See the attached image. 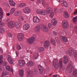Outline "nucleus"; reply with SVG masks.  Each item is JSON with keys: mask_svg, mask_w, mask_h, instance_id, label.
I'll return each instance as SVG.
<instances>
[{"mask_svg": "<svg viewBox=\"0 0 77 77\" xmlns=\"http://www.w3.org/2000/svg\"><path fill=\"white\" fill-rule=\"evenodd\" d=\"M38 51L39 52H44V48L42 47H40L38 48Z\"/></svg>", "mask_w": 77, "mask_h": 77, "instance_id": "nucleus-31", "label": "nucleus"}, {"mask_svg": "<svg viewBox=\"0 0 77 77\" xmlns=\"http://www.w3.org/2000/svg\"><path fill=\"white\" fill-rule=\"evenodd\" d=\"M34 75H36V74H38V72L37 70H36V69H34Z\"/></svg>", "mask_w": 77, "mask_h": 77, "instance_id": "nucleus-43", "label": "nucleus"}, {"mask_svg": "<svg viewBox=\"0 0 77 77\" xmlns=\"http://www.w3.org/2000/svg\"><path fill=\"white\" fill-rule=\"evenodd\" d=\"M18 65L22 67L24 66L25 65V62L22 60H19L18 61Z\"/></svg>", "mask_w": 77, "mask_h": 77, "instance_id": "nucleus-12", "label": "nucleus"}, {"mask_svg": "<svg viewBox=\"0 0 77 77\" xmlns=\"http://www.w3.org/2000/svg\"><path fill=\"white\" fill-rule=\"evenodd\" d=\"M42 11V10L40 9H37L36 10V12L37 14H40L41 15Z\"/></svg>", "mask_w": 77, "mask_h": 77, "instance_id": "nucleus-36", "label": "nucleus"}, {"mask_svg": "<svg viewBox=\"0 0 77 77\" xmlns=\"http://www.w3.org/2000/svg\"><path fill=\"white\" fill-rule=\"evenodd\" d=\"M53 77H60V76L59 75H53Z\"/></svg>", "mask_w": 77, "mask_h": 77, "instance_id": "nucleus-52", "label": "nucleus"}, {"mask_svg": "<svg viewBox=\"0 0 77 77\" xmlns=\"http://www.w3.org/2000/svg\"><path fill=\"white\" fill-rule=\"evenodd\" d=\"M7 75L4 72H2V77H4L5 75Z\"/></svg>", "mask_w": 77, "mask_h": 77, "instance_id": "nucleus-44", "label": "nucleus"}, {"mask_svg": "<svg viewBox=\"0 0 77 77\" xmlns=\"http://www.w3.org/2000/svg\"><path fill=\"white\" fill-rule=\"evenodd\" d=\"M52 8L51 7H48L46 9V11L43 10H42L40 15H45L48 14H50L51 12V10Z\"/></svg>", "mask_w": 77, "mask_h": 77, "instance_id": "nucleus-3", "label": "nucleus"}, {"mask_svg": "<svg viewBox=\"0 0 77 77\" xmlns=\"http://www.w3.org/2000/svg\"><path fill=\"white\" fill-rule=\"evenodd\" d=\"M20 25H21V23L20 22H17L15 23V26L16 29H19L20 27Z\"/></svg>", "mask_w": 77, "mask_h": 77, "instance_id": "nucleus-20", "label": "nucleus"}, {"mask_svg": "<svg viewBox=\"0 0 77 77\" xmlns=\"http://www.w3.org/2000/svg\"><path fill=\"white\" fill-rule=\"evenodd\" d=\"M16 54L17 56H18V52H17V51H16Z\"/></svg>", "mask_w": 77, "mask_h": 77, "instance_id": "nucleus-55", "label": "nucleus"}, {"mask_svg": "<svg viewBox=\"0 0 77 77\" xmlns=\"http://www.w3.org/2000/svg\"><path fill=\"white\" fill-rule=\"evenodd\" d=\"M62 26L64 29H67L69 26L68 21L66 20H63L62 22Z\"/></svg>", "mask_w": 77, "mask_h": 77, "instance_id": "nucleus-4", "label": "nucleus"}, {"mask_svg": "<svg viewBox=\"0 0 77 77\" xmlns=\"http://www.w3.org/2000/svg\"><path fill=\"white\" fill-rule=\"evenodd\" d=\"M7 62H4V63H3L2 64V65L3 66H6V65H7Z\"/></svg>", "mask_w": 77, "mask_h": 77, "instance_id": "nucleus-49", "label": "nucleus"}, {"mask_svg": "<svg viewBox=\"0 0 77 77\" xmlns=\"http://www.w3.org/2000/svg\"><path fill=\"white\" fill-rule=\"evenodd\" d=\"M17 48L18 50H20L21 49V47L20 45H18L17 46Z\"/></svg>", "mask_w": 77, "mask_h": 77, "instance_id": "nucleus-39", "label": "nucleus"}, {"mask_svg": "<svg viewBox=\"0 0 77 77\" xmlns=\"http://www.w3.org/2000/svg\"><path fill=\"white\" fill-rule=\"evenodd\" d=\"M72 75L75 77H77V70H75L73 71Z\"/></svg>", "mask_w": 77, "mask_h": 77, "instance_id": "nucleus-33", "label": "nucleus"}, {"mask_svg": "<svg viewBox=\"0 0 77 77\" xmlns=\"http://www.w3.org/2000/svg\"><path fill=\"white\" fill-rule=\"evenodd\" d=\"M6 69H7V70H8V71H11V72H12V73H13V69H11V67H10V66H7L6 67Z\"/></svg>", "mask_w": 77, "mask_h": 77, "instance_id": "nucleus-30", "label": "nucleus"}, {"mask_svg": "<svg viewBox=\"0 0 77 77\" xmlns=\"http://www.w3.org/2000/svg\"><path fill=\"white\" fill-rule=\"evenodd\" d=\"M15 46H13V50H15Z\"/></svg>", "mask_w": 77, "mask_h": 77, "instance_id": "nucleus-60", "label": "nucleus"}, {"mask_svg": "<svg viewBox=\"0 0 77 77\" xmlns=\"http://www.w3.org/2000/svg\"><path fill=\"white\" fill-rule=\"evenodd\" d=\"M77 16H76L75 17H74L73 18V21L74 23H75V22H77Z\"/></svg>", "mask_w": 77, "mask_h": 77, "instance_id": "nucleus-38", "label": "nucleus"}, {"mask_svg": "<svg viewBox=\"0 0 77 77\" xmlns=\"http://www.w3.org/2000/svg\"><path fill=\"white\" fill-rule=\"evenodd\" d=\"M51 23L53 26H56L57 24V19L56 18H53L52 20Z\"/></svg>", "mask_w": 77, "mask_h": 77, "instance_id": "nucleus-15", "label": "nucleus"}, {"mask_svg": "<svg viewBox=\"0 0 77 77\" xmlns=\"http://www.w3.org/2000/svg\"><path fill=\"white\" fill-rule=\"evenodd\" d=\"M60 12L61 13H62V12H63V11H62V10H61V9H60Z\"/></svg>", "mask_w": 77, "mask_h": 77, "instance_id": "nucleus-63", "label": "nucleus"}, {"mask_svg": "<svg viewBox=\"0 0 77 77\" xmlns=\"http://www.w3.org/2000/svg\"><path fill=\"white\" fill-rule=\"evenodd\" d=\"M59 62L58 61V60L55 59L53 61V65L55 67V68L57 69L59 68V66L60 67H62V60H60L59 61V64H58Z\"/></svg>", "mask_w": 77, "mask_h": 77, "instance_id": "nucleus-1", "label": "nucleus"}, {"mask_svg": "<svg viewBox=\"0 0 77 77\" xmlns=\"http://www.w3.org/2000/svg\"><path fill=\"white\" fill-rule=\"evenodd\" d=\"M49 44H50V42L48 41H46L44 43V47L46 48H48L49 47Z\"/></svg>", "mask_w": 77, "mask_h": 77, "instance_id": "nucleus-13", "label": "nucleus"}, {"mask_svg": "<svg viewBox=\"0 0 77 77\" xmlns=\"http://www.w3.org/2000/svg\"><path fill=\"white\" fill-rule=\"evenodd\" d=\"M51 43L52 45H56V42L55 41V40L53 39H51Z\"/></svg>", "mask_w": 77, "mask_h": 77, "instance_id": "nucleus-34", "label": "nucleus"}, {"mask_svg": "<svg viewBox=\"0 0 77 77\" xmlns=\"http://www.w3.org/2000/svg\"><path fill=\"white\" fill-rule=\"evenodd\" d=\"M52 75V74H51L49 75V77H52V76H51Z\"/></svg>", "mask_w": 77, "mask_h": 77, "instance_id": "nucleus-64", "label": "nucleus"}, {"mask_svg": "<svg viewBox=\"0 0 77 77\" xmlns=\"http://www.w3.org/2000/svg\"><path fill=\"white\" fill-rule=\"evenodd\" d=\"M54 16V12H52L50 14V17H53Z\"/></svg>", "mask_w": 77, "mask_h": 77, "instance_id": "nucleus-42", "label": "nucleus"}, {"mask_svg": "<svg viewBox=\"0 0 77 77\" xmlns=\"http://www.w3.org/2000/svg\"><path fill=\"white\" fill-rule=\"evenodd\" d=\"M17 38L18 40L22 41L24 38V35L23 33L19 34L17 35Z\"/></svg>", "mask_w": 77, "mask_h": 77, "instance_id": "nucleus-9", "label": "nucleus"}, {"mask_svg": "<svg viewBox=\"0 0 77 77\" xmlns=\"http://www.w3.org/2000/svg\"><path fill=\"white\" fill-rule=\"evenodd\" d=\"M69 67L68 70V72L69 73H71L72 71H73V69H74V67L71 64H70V66L69 65Z\"/></svg>", "mask_w": 77, "mask_h": 77, "instance_id": "nucleus-10", "label": "nucleus"}, {"mask_svg": "<svg viewBox=\"0 0 77 77\" xmlns=\"http://www.w3.org/2000/svg\"><path fill=\"white\" fill-rule=\"evenodd\" d=\"M0 33L3 34L5 33V29L3 28H2L0 30Z\"/></svg>", "mask_w": 77, "mask_h": 77, "instance_id": "nucleus-37", "label": "nucleus"}, {"mask_svg": "<svg viewBox=\"0 0 77 77\" xmlns=\"http://www.w3.org/2000/svg\"><path fill=\"white\" fill-rule=\"evenodd\" d=\"M61 1H62V2H63V3H61V5L62 6H64V7H65V8H67L68 7V4L67 3V2L64 0H63L62 1V0L61 1L59 0V1H58V2L60 3Z\"/></svg>", "mask_w": 77, "mask_h": 77, "instance_id": "nucleus-7", "label": "nucleus"}, {"mask_svg": "<svg viewBox=\"0 0 77 77\" xmlns=\"http://www.w3.org/2000/svg\"><path fill=\"white\" fill-rule=\"evenodd\" d=\"M21 14V12L17 11L15 12L14 15L15 16L18 17V16H20V15Z\"/></svg>", "mask_w": 77, "mask_h": 77, "instance_id": "nucleus-29", "label": "nucleus"}, {"mask_svg": "<svg viewBox=\"0 0 77 77\" xmlns=\"http://www.w3.org/2000/svg\"><path fill=\"white\" fill-rule=\"evenodd\" d=\"M27 65L28 67H31L34 65V63L32 61H29L27 63Z\"/></svg>", "mask_w": 77, "mask_h": 77, "instance_id": "nucleus-21", "label": "nucleus"}, {"mask_svg": "<svg viewBox=\"0 0 77 77\" xmlns=\"http://www.w3.org/2000/svg\"><path fill=\"white\" fill-rule=\"evenodd\" d=\"M41 29L42 31L45 32L48 31V28L43 25H41Z\"/></svg>", "mask_w": 77, "mask_h": 77, "instance_id": "nucleus-8", "label": "nucleus"}, {"mask_svg": "<svg viewBox=\"0 0 77 77\" xmlns=\"http://www.w3.org/2000/svg\"><path fill=\"white\" fill-rule=\"evenodd\" d=\"M8 37H10V38H12V34L11 33H8Z\"/></svg>", "mask_w": 77, "mask_h": 77, "instance_id": "nucleus-46", "label": "nucleus"}, {"mask_svg": "<svg viewBox=\"0 0 77 77\" xmlns=\"http://www.w3.org/2000/svg\"><path fill=\"white\" fill-rule=\"evenodd\" d=\"M57 8H54V12L55 13H56V12H57Z\"/></svg>", "mask_w": 77, "mask_h": 77, "instance_id": "nucleus-53", "label": "nucleus"}, {"mask_svg": "<svg viewBox=\"0 0 77 77\" xmlns=\"http://www.w3.org/2000/svg\"><path fill=\"white\" fill-rule=\"evenodd\" d=\"M1 18L2 20V18ZM1 21H2V20L1 21H0V25L2 27H4V26H5V24H4L3 23L1 22Z\"/></svg>", "mask_w": 77, "mask_h": 77, "instance_id": "nucleus-40", "label": "nucleus"}, {"mask_svg": "<svg viewBox=\"0 0 77 77\" xmlns=\"http://www.w3.org/2000/svg\"><path fill=\"white\" fill-rule=\"evenodd\" d=\"M15 12V8H13L11 9L10 11V14H13Z\"/></svg>", "mask_w": 77, "mask_h": 77, "instance_id": "nucleus-35", "label": "nucleus"}, {"mask_svg": "<svg viewBox=\"0 0 77 77\" xmlns=\"http://www.w3.org/2000/svg\"><path fill=\"white\" fill-rule=\"evenodd\" d=\"M63 16L66 18H69V15L68 14V12L66 11H64Z\"/></svg>", "mask_w": 77, "mask_h": 77, "instance_id": "nucleus-27", "label": "nucleus"}, {"mask_svg": "<svg viewBox=\"0 0 77 77\" xmlns=\"http://www.w3.org/2000/svg\"><path fill=\"white\" fill-rule=\"evenodd\" d=\"M23 11L25 14H29L30 12V8H29L26 7L23 9Z\"/></svg>", "mask_w": 77, "mask_h": 77, "instance_id": "nucleus-14", "label": "nucleus"}, {"mask_svg": "<svg viewBox=\"0 0 77 77\" xmlns=\"http://www.w3.org/2000/svg\"><path fill=\"white\" fill-rule=\"evenodd\" d=\"M3 62V61H1L0 62V65H2V63Z\"/></svg>", "mask_w": 77, "mask_h": 77, "instance_id": "nucleus-61", "label": "nucleus"}, {"mask_svg": "<svg viewBox=\"0 0 77 77\" xmlns=\"http://www.w3.org/2000/svg\"><path fill=\"white\" fill-rule=\"evenodd\" d=\"M42 4L43 5H45L46 4V0H43L42 1Z\"/></svg>", "mask_w": 77, "mask_h": 77, "instance_id": "nucleus-45", "label": "nucleus"}, {"mask_svg": "<svg viewBox=\"0 0 77 77\" xmlns=\"http://www.w3.org/2000/svg\"><path fill=\"white\" fill-rule=\"evenodd\" d=\"M33 20L34 23H38L40 22V19L37 16H34L33 18Z\"/></svg>", "mask_w": 77, "mask_h": 77, "instance_id": "nucleus-11", "label": "nucleus"}, {"mask_svg": "<svg viewBox=\"0 0 77 77\" xmlns=\"http://www.w3.org/2000/svg\"><path fill=\"white\" fill-rule=\"evenodd\" d=\"M26 6V4L24 3H21L20 4V7H24Z\"/></svg>", "mask_w": 77, "mask_h": 77, "instance_id": "nucleus-41", "label": "nucleus"}, {"mask_svg": "<svg viewBox=\"0 0 77 77\" xmlns=\"http://www.w3.org/2000/svg\"><path fill=\"white\" fill-rule=\"evenodd\" d=\"M10 4L11 6H15V3L12 0H10L9 1Z\"/></svg>", "mask_w": 77, "mask_h": 77, "instance_id": "nucleus-28", "label": "nucleus"}, {"mask_svg": "<svg viewBox=\"0 0 77 77\" xmlns=\"http://www.w3.org/2000/svg\"><path fill=\"white\" fill-rule=\"evenodd\" d=\"M8 26L9 27H14V21H10L8 23Z\"/></svg>", "mask_w": 77, "mask_h": 77, "instance_id": "nucleus-18", "label": "nucleus"}, {"mask_svg": "<svg viewBox=\"0 0 77 77\" xmlns=\"http://www.w3.org/2000/svg\"><path fill=\"white\" fill-rule=\"evenodd\" d=\"M68 53L72 56H74L75 60L77 61V54L75 50H74L72 48H70L68 51Z\"/></svg>", "mask_w": 77, "mask_h": 77, "instance_id": "nucleus-2", "label": "nucleus"}, {"mask_svg": "<svg viewBox=\"0 0 77 77\" xmlns=\"http://www.w3.org/2000/svg\"><path fill=\"white\" fill-rule=\"evenodd\" d=\"M41 2V0H38L37 3H40Z\"/></svg>", "mask_w": 77, "mask_h": 77, "instance_id": "nucleus-57", "label": "nucleus"}, {"mask_svg": "<svg viewBox=\"0 0 77 77\" xmlns=\"http://www.w3.org/2000/svg\"><path fill=\"white\" fill-rule=\"evenodd\" d=\"M3 56L2 55H0V61L2 60V59H3Z\"/></svg>", "mask_w": 77, "mask_h": 77, "instance_id": "nucleus-50", "label": "nucleus"}, {"mask_svg": "<svg viewBox=\"0 0 77 77\" xmlns=\"http://www.w3.org/2000/svg\"><path fill=\"white\" fill-rule=\"evenodd\" d=\"M75 32H77V26H75Z\"/></svg>", "mask_w": 77, "mask_h": 77, "instance_id": "nucleus-54", "label": "nucleus"}, {"mask_svg": "<svg viewBox=\"0 0 77 77\" xmlns=\"http://www.w3.org/2000/svg\"><path fill=\"white\" fill-rule=\"evenodd\" d=\"M60 39H63V42H68V39H67V38H66V37H63V36H61L60 37Z\"/></svg>", "mask_w": 77, "mask_h": 77, "instance_id": "nucleus-25", "label": "nucleus"}, {"mask_svg": "<svg viewBox=\"0 0 77 77\" xmlns=\"http://www.w3.org/2000/svg\"><path fill=\"white\" fill-rule=\"evenodd\" d=\"M6 58L8 61V62L11 65L14 64V60L13 59H11V57L10 55H7Z\"/></svg>", "mask_w": 77, "mask_h": 77, "instance_id": "nucleus-5", "label": "nucleus"}, {"mask_svg": "<svg viewBox=\"0 0 77 77\" xmlns=\"http://www.w3.org/2000/svg\"><path fill=\"white\" fill-rule=\"evenodd\" d=\"M0 53H2V54H3V50L2 49H1L0 50Z\"/></svg>", "mask_w": 77, "mask_h": 77, "instance_id": "nucleus-56", "label": "nucleus"}, {"mask_svg": "<svg viewBox=\"0 0 77 77\" xmlns=\"http://www.w3.org/2000/svg\"><path fill=\"white\" fill-rule=\"evenodd\" d=\"M3 10H2V8L0 7V14H1L0 15V21H2V18H3Z\"/></svg>", "mask_w": 77, "mask_h": 77, "instance_id": "nucleus-16", "label": "nucleus"}, {"mask_svg": "<svg viewBox=\"0 0 77 77\" xmlns=\"http://www.w3.org/2000/svg\"><path fill=\"white\" fill-rule=\"evenodd\" d=\"M5 45L6 47H8V43H5Z\"/></svg>", "mask_w": 77, "mask_h": 77, "instance_id": "nucleus-58", "label": "nucleus"}, {"mask_svg": "<svg viewBox=\"0 0 77 77\" xmlns=\"http://www.w3.org/2000/svg\"><path fill=\"white\" fill-rule=\"evenodd\" d=\"M35 41V38L34 37H32L27 39V42L29 44H32Z\"/></svg>", "mask_w": 77, "mask_h": 77, "instance_id": "nucleus-6", "label": "nucleus"}, {"mask_svg": "<svg viewBox=\"0 0 77 77\" xmlns=\"http://www.w3.org/2000/svg\"><path fill=\"white\" fill-rule=\"evenodd\" d=\"M64 58L63 59V62L64 63V64H67V63H68V58L66 56H65L64 57Z\"/></svg>", "mask_w": 77, "mask_h": 77, "instance_id": "nucleus-23", "label": "nucleus"}, {"mask_svg": "<svg viewBox=\"0 0 77 77\" xmlns=\"http://www.w3.org/2000/svg\"><path fill=\"white\" fill-rule=\"evenodd\" d=\"M18 20L20 21H23V20H24V17L22 16H20L18 19Z\"/></svg>", "mask_w": 77, "mask_h": 77, "instance_id": "nucleus-32", "label": "nucleus"}, {"mask_svg": "<svg viewBox=\"0 0 77 77\" xmlns=\"http://www.w3.org/2000/svg\"><path fill=\"white\" fill-rule=\"evenodd\" d=\"M73 14L74 15H77V10H76L74 12Z\"/></svg>", "mask_w": 77, "mask_h": 77, "instance_id": "nucleus-51", "label": "nucleus"}, {"mask_svg": "<svg viewBox=\"0 0 77 77\" xmlns=\"http://www.w3.org/2000/svg\"><path fill=\"white\" fill-rule=\"evenodd\" d=\"M48 27L50 29V28H51V27H52L51 24V23H49L48 24Z\"/></svg>", "mask_w": 77, "mask_h": 77, "instance_id": "nucleus-47", "label": "nucleus"}, {"mask_svg": "<svg viewBox=\"0 0 77 77\" xmlns=\"http://www.w3.org/2000/svg\"><path fill=\"white\" fill-rule=\"evenodd\" d=\"M53 34L55 35V36H56L57 35V33L54 31H53Z\"/></svg>", "mask_w": 77, "mask_h": 77, "instance_id": "nucleus-48", "label": "nucleus"}, {"mask_svg": "<svg viewBox=\"0 0 77 77\" xmlns=\"http://www.w3.org/2000/svg\"><path fill=\"white\" fill-rule=\"evenodd\" d=\"M69 12H71L72 11V10L71 9V8H70L69 10Z\"/></svg>", "mask_w": 77, "mask_h": 77, "instance_id": "nucleus-59", "label": "nucleus"}, {"mask_svg": "<svg viewBox=\"0 0 77 77\" xmlns=\"http://www.w3.org/2000/svg\"><path fill=\"white\" fill-rule=\"evenodd\" d=\"M10 15V14L9 13H8L7 14V16H9Z\"/></svg>", "mask_w": 77, "mask_h": 77, "instance_id": "nucleus-62", "label": "nucleus"}, {"mask_svg": "<svg viewBox=\"0 0 77 77\" xmlns=\"http://www.w3.org/2000/svg\"><path fill=\"white\" fill-rule=\"evenodd\" d=\"M38 68H39V71H40V74H42L43 71H44V68H43L42 66L40 65L38 66Z\"/></svg>", "mask_w": 77, "mask_h": 77, "instance_id": "nucleus-17", "label": "nucleus"}, {"mask_svg": "<svg viewBox=\"0 0 77 77\" xmlns=\"http://www.w3.org/2000/svg\"><path fill=\"white\" fill-rule=\"evenodd\" d=\"M19 74L20 77L24 76V70L23 69H20L19 70Z\"/></svg>", "mask_w": 77, "mask_h": 77, "instance_id": "nucleus-19", "label": "nucleus"}, {"mask_svg": "<svg viewBox=\"0 0 77 77\" xmlns=\"http://www.w3.org/2000/svg\"><path fill=\"white\" fill-rule=\"evenodd\" d=\"M38 54L36 52H35L33 54V59L34 60L38 59Z\"/></svg>", "mask_w": 77, "mask_h": 77, "instance_id": "nucleus-26", "label": "nucleus"}, {"mask_svg": "<svg viewBox=\"0 0 77 77\" xmlns=\"http://www.w3.org/2000/svg\"><path fill=\"white\" fill-rule=\"evenodd\" d=\"M29 27H30L29 25L28 24H27L24 25L23 29L25 30H28V29L29 28Z\"/></svg>", "mask_w": 77, "mask_h": 77, "instance_id": "nucleus-24", "label": "nucleus"}, {"mask_svg": "<svg viewBox=\"0 0 77 77\" xmlns=\"http://www.w3.org/2000/svg\"><path fill=\"white\" fill-rule=\"evenodd\" d=\"M41 25H38L35 28V30L37 32H39L40 31V28L41 29Z\"/></svg>", "mask_w": 77, "mask_h": 77, "instance_id": "nucleus-22", "label": "nucleus"}]
</instances>
